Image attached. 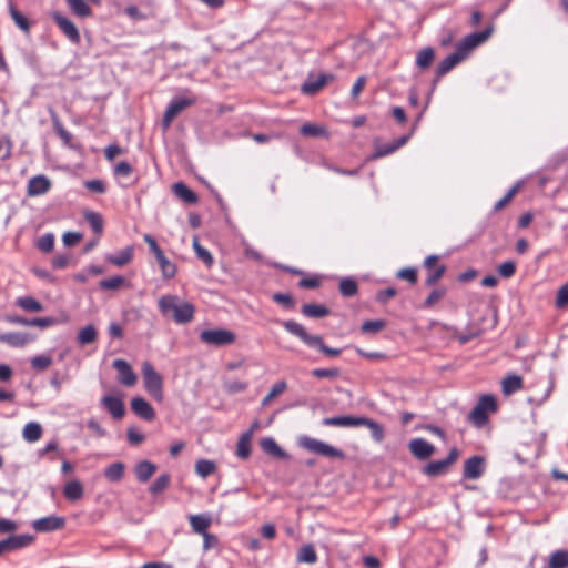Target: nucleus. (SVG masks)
Here are the masks:
<instances>
[{
    "instance_id": "obj_23",
    "label": "nucleus",
    "mask_w": 568,
    "mask_h": 568,
    "mask_svg": "<svg viewBox=\"0 0 568 568\" xmlns=\"http://www.w3.org/2000/svg\"><path fill=\"white\" fill-rule=\"evenodd\" d=\"M261 447L267 455L274 456L280 459L288 458L286 452L283 450L272 437L263 438L261 440Z\"/></svg>"
},
{
    "instance_id": "obj_9",
    "label": "nucleus",
    "mask_w": 568,
    "mask_h": 568,
    "mask_svg": "<svg viewBox=\"0 0 568 568\" xmlns=\"http://www.w3.org/2000/svg\"><path fill=\"white\" fill-rule=\"evenodd\" d=\"M485 465L486 460L483 456L475 455L469 457L465 460L463 477L471 480L480 478L485 473Z\"/></svg>"
},
{
    "instance_id": "obj_61",
    "label": "nucleus",
    "mask_w": 568,
    "mask_h": 568,
    "mask_svg": "<svg viewBox=\"0 0 568 568\" xmlns=\"http://www.w3.org/2000/svg\"><path fill=\"white\" fill-rule=\"evenodd\" d=\"M557 307L568 306V283L564 284L557 292L556 296Z\"/></svg>"
},
{
    "instance_id": "obj_55",
    "label": "nucleus",
    "mask_w": 568,
    "mask_h": 568,
    "mask_svg": "<svg viewBox=\"0 0 568 568\" xmlns=\"http://www.w3.org/2000/svg\"><path fill=\"white\" fill-rule=\"evenodd\" d=\"M385 325V322L382 320L366 321L362 324L361 329L363 333H377L382 331Z\"/></svg>"
},
{
    "instance_id": "obj_56",
    "label": "nucleus",
    "mask_w": 568,
    "mask_h": 568,
    "mask_svg": "<svg viewBox=\"0 0 568 568\" xmlns=\"http://www.w3.org/2000/svg\"><path fill=\"white\" fill-rule=\"evenodd\" d=\"M446 295L445 287H438L430 292L428 297L425 300V307H432L435 303L439 302Z\"/></svg>"
},
{
    "instance_id": "obj_3",
    "label": "nucleus",
    "mask_w": 568,
    "mask_h": 568,
    "mask_svg": "<svg viewBox=\"0 0 568 568\" xmlns=\"http://www.w3.org/2000/svg\"><path fill=\"white\" fill-rule=\"evenodd\" d=\"M298 445L307 452L314 453L316 455H320V456H323L326 458H331V459H344L345 458V454L341 449H338L325 442H322L320 439H316V438H313L310 436H301L298 438Z\"/></svg>"
},
{
    "instance_id": "obj_51",
    "label": "nucleus",
    "mask_w": 568,
    "mask_h": 568,
    "mask_svg": "<svg viewBox=\"0 0 568 568\" xmlns=\"http://www.w3.org/2000/svg\"><path fill=\"white\" fill-rule=\"evenodd\" d=\"M301 133L305 136H327L326 130L323 126L306 123L301 128Z\"/></svg>"
},
{
    "instance_id": "obj_2",
    "label": "nucleus",
    "mask_w": 568,
    "mask_h": 568,
    "mask_svg": "<svg viewBox=\"0 0 568 568\" xmlns=\"http://www.w3.org/2000/svg\"><path fill=\"white\" fill-rule=\"evenodd\" d=\"M282 325L288 333L297 336L307 346L318 348V351H321L326 356L337 357L342 353V349L339 348H332L326 346L321 336L308 334L304 326L295 321H284Z\"/></svg>"
},
{
    "instance_id": "obj_8",
    "label": "nucleus",
    "mask_w": 568,
    "mask_h": 568,
    "mask_svg": "<svg viewBox=\"0 0 568 568\" xmlns=\"http://www.w3.org/2000/svg\"><path fill=\"white\" fill-rule=\"evenodd\" d=\"M493 33V27L486 28L483 31L473 32L466 36L457 45L462 53L467 58L469 52L476 47L484 43Z\"/></svg>"
},
{
    "instance_id": "obj_53",
    "label": "nucleus",
    "mask_w": 568,
    "mask_h": 568,
    "mask_svg": "<svg viewBox=\"0 0 568 568\" xmlns=\"http://www.w3.org/2000/svg\"><path fill=\"white\" fill-rule=\"evenodd\" d=\"M169 484H170V476L168 474H163L154 480V483L150 487V491L153 495H158L161 491H163L164 489H166Z\"/></svg>"
},
{
    "instance_id": "obj_35",
    "label": "nucleus",
    "mask_w": 568,
    "mask_h": 568,
    "mask_svg": "<svg viewBox=\"0 0 568 568\" xmlns=\"http://www.w3.org/2000/svg\"><path fill=\"white\" fill-rule=\"evenodd\" d=\"M501 387L505 395H510L523 387V379L518 375H510L503 379Z\"/></svg>"
},
{
    "instance_id": "obj_59",
    "label": "nucleus",
    "mask_w": 568,
    "mask_h": 568,
    "mask_svg": "<svg viewBox=\"0 0 568 568\" xmlns=\"http://www.w3.org/2000/svg\"><path fill=\"white\" fill-rule=\"evenodd\" d=\"M516 272V264L513 261H506L498 266V273L504 278L511 277Z\"/></svg>"
},
{
    "instance_id": "obj_54",
    "label": "nucleus",
    "mask_w": 568,
    "mask_h": 568,
    "mask_svg": "<svg viewBox=\"0 0 568 568\" xmlns=\"http://www.w3.org/2000/svg\"><path fill=\"white\" fill-rule=\"evenodd\" d=\"M52 364V358L47 355H39L31 358V366L36 371H44Z\"/></svg>"
},
{
    "instance_id": "obj_43",
    "label": "nucleus",
    "mask_w": 568,
    "mask_h": 568,
    "mask_svg": "<svg viewBox=\"0 0 568 568\" xmlns=\"http://www.w3.org/2000/svg\"><path fill=\"white\" fill-rule=\"evenodd\" d=\"M251 454V435L243 434L236 446V455L241 459H246Z\"/></svg>"
},
{
    "instance_id": "obj_47",
    "label": "nucleus",
    "mask_w": 568,
    "mask_h": 568,
    "mask_svg": "<svg viewBox=\"0 0 568 568\" xmlns=\"http://www.w3.org/2000/svg\"><path fill=\"white\" fill-rule=\"evenodd\" d=\"M156 261L161 267L163 277L172 278L175 275V273H176L175 265L171 261H169L164 254L156 257Z\"/></svg>"
},
{
    "instance_id": "obj_31",
    "label": "nucleus",
    "mask_w": 568,
    "mask_h": 568,
    "mask_svg": "<svg viewBox=\"0 0 568 568\" xmlns=\"http://www.w3.org/2000/svg\"><path fill=\"white\" fill-rule=\"evenodd\" d=\"M190 524L196 534L203 535L207 532V528L211 525V518L205 515H192L190 517Z\"/></svg>"
},
{
    "instance_id": "obj_27",
    "label": "nucleus",
    "mask_w": 568,
    "mask_h": 568,
    "mask_svg": "<svg viewBox=\"0 0 568 568\" xmlns=\"http://www.w3.org/2000/svg\"><path fill=\"white\" fill-rule=\"evenodd\" d=\"M361 422L359 426H366L376 443L383 442L385 437L384 428L377 422L363 416L361 417Z\"/></svg>"
},
{
    "instance_id": "obj_6",
    "label": "nucleus",
    "mask_w": 568,
    "mask_h": 568,
    "mask_svg": "<svg viewBox=\"0 0 568 568\" xmlns=\"http://www.w3.org/2000/svg\"><path fill=\"white\" fill-rule=\"evenodd\" d=\"M195 99L193 98H174L169 105L163 115L162 128L163 131H166L175 116H178L184 109L194 104Z\"/></svg>"
},
{
    "instance_id": "obj_13",
    "label": "nucleus",
    "mask_w": 568,
    "mask_h": 568,
    "mask_svg": "<svg viewBox=\"0 0 568 568\" xmlns=\"http://www.w3.org/2000/svg\"><path fill=\"white\" fill-rule=\"evenodd\" d=\"M101 405L109 412L113 419H122L125 415V406L119 396L105 395L101 398Z\"/></svg>"
},
{
    "instance_id": "obj_42",
    "label": "nucleus",
    "mask_w": 568,
    "mask_h": 568,
    "mask_svg": "<svg viewBox=\"0 0 568 568\" xmlns=\"http://www.w3.org/2000/svg\"><path fill=\"white\" fill-rule=\"evenodd\" d=\"M16 303L27 312H41L43 310L42 304L31 296L19 297Z\"/></svg>"
},
{
    "instance_id": "obj_4",
    "label": "nucleus",
    "mask_w": 568,
    "mask_h": 568,
    "mask_svg": "<svg viewBox=\"0 0 568 568\" xmlns=\"http://www.w3.org/2000/svg\"><path fill=\"white\" fill-rule=\"evenodd\" d=\"M144 388L158 402L163 400V377L155 371L150 362L142 364Z\"/></svg>"
},
{
    "instance_id": "obj_18",
    "label": "nucleus",
    "mask_w": 568,
    "mask_h": 568,
    "mask_svg": "<svg viewBox=\"0 0 568 568\" xmlns=\"http://www.w3.org/2000/svg\"><path fill=\"white\" fill-rule=\"evenodd\" d=\"M466 57L462 53V51L456 48V50L447 55L438 65L436 70L437 78H440L448 73L453 68H455L458 63H460Z\"/></svg>"
},
{
    "instance_id": "obj_26",
    "label": "nucleus",
    "mask_w": 568,
    "mask_h": 568,
    "mask_svg": "<svg viewBox=\"0 0 568 568\" xmlns=\"http://www.w3.org/2000/svg\"><path fill=\"white\" fill-rule=\"evenodd\" d=\"M125 465L121 462L113 463L104 469V477L112 483H118L124 477Z\"/></svg>"
},
{
    "instance_id": "obj_11",
    "label": "nucleus",
    "mask_w": 568,
    "mask_h": 568,
    "mask_svg": "<svg viewBox=\"0 0 568 568\" xmlns=\"http://www.w3.org/2000/svg\"><path fill=\"white\" fill-rule=\"evenodd\" d=\"M335 77L331 73H321L316 78L310 75L301 87V91L306 95L316 94L324 85L333 81Z\"/></svg>"
},
{
    "instance_id": "obj_25",
    "label": "nucleus",
    "mask_w": 568,
    "mask_h": 568,
    "mask_svg": "<svg viewBox=\"0 0 568 568\" xmlns=\"http://www.w3.org/2000/svg\"><path fill=\"white\" fill-rule=\"evenodd\" d=\"M156 470V466L148 460L140 462L135 467L136 478L141 483L148 481Z\"/></svg>"
},
{
    "instance_id": "obj_63",
    "label": "nucleus",
    "mask_w": 568,
    "mask_h": 568,
    "mask_svg": "<svg viewBox=\"0 0 568 568\" xmlns=\"http://www.w3.org/2000/svg\"><path fill=\"white\" fill-rule=\"evenodd\" d=\"M273 300L286 308H292L294 306V301L292 296L286 293H275L273 295Z\"/></svg>"
},
{
    "instance_id": "obj_52",
    "label": "nucleus",
    "mask_w": 568,
    "mask_h": 568,
    "mask_svg": "<svg viewBox=\"0 0 568 568\" xmlns=\"http://www.w3.org/2000/svg\"><path fill=\"white\" fill-rule=\"evenodd\" d=\"M37 246L42 252H51L54 246V235L52 233L43 234L38 239Z\"/></svg>"
},
{
    "instance_id": "obj_7",
    "label": "nucleus",
    "mask_w": 568,
    "mask_h": 568,
    "mask_svg": "<svg viewBox=\"0 0 568 568\" xmlns=\"http://www.w3.org/2000/svg\"><path fill=\"white\" fill-rule=\"evenodd\" d=\"M200 339L205 344L223 346L234 343L235 334L223 328L205 329L201 332Z\"/></svg>"
},
{
    "instance_id": "obj_1",
    "label": "nucleus",
    "mask_w": 568,
    "mask_h": 568,
    "mask_svg": "<svg viewBox=\"0 0 568 568\" xmlns=\"http://www.w3.org/2000/svg\"><path fill=\"white\" fill-rule=\"evenodd\" d=\"M158 306L163 317L173 320L178 324L190 323L194 317V306L176 295L161 296Z\"/></svg>"
},
{
    "instance_id": "obj_57",
    "label": "nucleus",
    "mask_w": 568,
    "mask_h": 568,
    "mask_svg": "<svg viewBox=\"0 0 568 568\" xmlns=\"http://www.w3.org/2000/svg\"><path fill=\"white\" fill-rule=\"evenodd\" d=\"M396 149L395 146L393 145V143H388V144H376L375 145V151L372 155L373 159H378V158H383V156H386V155H389L392 154L393 152H395Z\"/></svg>"
},
{
    "instance_id": "obj_33",
    "label": "nucleus",
    "mask_w": 568,
    "mask_h": 568,
    "mask_svg": "<svg viewBox=\"0 0 568 568\" xmlns=\"http://www.w3.org/2000/svg\"><path fill=\"white\" fill-rule=\"evenodd\" d=\"M0 339L13 347L23 346L29 342L28 335L19 332L2 334Z\"/></svg>"
},
{
    "instance_id": "obj_28",
    "label": "nucleus",
    "mask_w": 568,
    "mask_h": 568,
    "mask_svg": "<svg viewBox=\"0 0 568 568\" xmlns=\"http://www.w3.org/2000/svg\"><path fill=\"white\" fill-rule=\"evenodd\" d=\"M173 191L178 197L187 204H194L197 201L196 194L189 189L183 182H178L173 185Z\"/></svg>"
},
{
    "instance_id": "obj_50",
    "label": "nucleus",
    "mask_w": 568,
    "mask_h": 568,
    "mask_svg": "<svg viewBox=\"0 0 568 568\" xmlns=\"http://www.w3.org/2000/svg\"><path fill=\"white\" fill-rule=\"evenodd\" d=\"M357 283L349 277L343 278L339 283V291L344 296H354L357 293Z\"/></svg>"
},
{
    "instance_id": "obj_24",
    "label": "nucleus",
    "mask_w": 568,
    "mask_h": 568,
    "mask_svg": "<svg viewBox=\"0 0 568 568\" xmlns=\"http://www.w3.org/2000/svg\"><path fill=\"white\" fill-rule=\"evenodd\" d=\"M65 2L74 16L82 19L92 16V10L84 0H65Z\"/></svg>"
},
{
    "instance_id": "obj_44",
    "label": "nucleus",
    "mask_w": 568,
    "mask_h": 568,
    "mask_svg": "<svg viewBox=\"0 0 568 568\" xmlns=\"http://www.w3.org/2000/svg\"><path fill=\"white\" fill-rule=\"evenodd\" d=\"M287 388V384L285 381L276 382L270 393L262 399V406H267L276 396L284 393Z\"/></svg>"
},
{
    "instance_id": "obj_29",
    "label": "nucleus",
    "mask_w": 568,
    "mask_h": 568,
    "mask_svg": "<svg viewBox=\"0 0 568 568\" xmlns=\"http://www.w3.org/2000/svg\"><path fill=\"white\" fill-rule=\"evenodd\" d=\"M63 494L67 499L75 501L83 496V486L79 480H71L65 484Z\"/></svg>"
},
{
    "instance_id": "obj_19",
    "label": "nucleus",
    "mask_w": 568,
    "mask_h": 568,
    "mask_svg": "<svg viewBox=\"0 0 568 568\" xmlns=\"http://www.w3.org/2000/svg\"><path fill=\"white\" fill-rule=\"evenodd\" d=\"M409 449L418 459H426L433 455L435 447L423 438H415L410 440Z\"/></svg>"
},
{
    "instance_id": "obj_16",
    "label": "nucleus",
    "mask_w": 568,
    "mask_h": 568,
    "mask_svg": "<svg viewBox=\"0 0 568 568\" xmlns=\"http://www.w3.org/2000/svg\"><path fill=\"white\" fill-rule=\"evenodd\" d=\"M64 526V519L57 516L39 518L32 523L34 530L40 532L59 530Z\"/></svg>"
},
{
    "instance_id": "obj_64",
    "label": "nucleus",
    "mask_w": 568,
    "mask_h": 568,
    "mask_svg": "<svg viewBox=\"0 0 568 568\" xmlns=\"http://www.w3.org/2000/svg\"><path fill=\"white\" fill-rule=\"evenodd\" d=\"M84 185H85V187H87L88 190H90L91 192L99 193V194L104 193V192H105V190H106V189H105V185H104V183H103V181L98 180V179L87 181V182L84 183Z\"/></svg>"
},
{
    "instance_id": "obj_10",
    "label": "nucleus",
    "mask_w": 568,
    "mask_h": 568,
    "mask_svg": "<svg viewBox=\"0 0 568 568\" xmlns=\"http://www.w3.org/2000/svg\"><path fill=\"white\" fill-rule=\"evenodd\" d=\"M53 21L57 23L59 29L63 32V34L72 42H80V33L75 24L67 17L61 14L60 12H53L51 14Z\"/></svg>"
},
{
    "instance_id": "obj_49",
    "label": "nucleus",
    "mask_w": 568,
    "mask_h": 568,
    "mask_svg": "<svg viewBox=\"0 0 568 568\" xmlns=\"http://www.w3.org/2000/svg\"><path fill=\"white\" fill-rule=\"evenodd\" d=\"M445 272H446L445 265H439V266H436L435 268L427 270V276L425 280V284L427 286L435 285L443 277Z\"/></svg>"
},
{
    "instance_id": "obj_22",
    "label": "nucleus",
    "mask_w": 568,
    "mask_h": 568,
    "mask_svg": "<svg viewBox=\"0 0 568 568\" xmlns=\"http://www.w3.org/2000/svg\"><path fill=\"white\" fill-rule=\"evenodd\" d=\"M133 258V247L126 246L118 254H109L105 256V261L115 266H124L129 264Z\"/></svg>"
},
{
    "instance_id": "obj_5",
    "label": "nucleus",
    "mask_w": 568,
    "mask_h": 568,
    "mask_svg": "<svg viewBox=\"0 0 568 568\" xmlns=\"http://www.w3.org/2000/svg\"><path fill=\"white\" fill-rule=\"evenodd\" d=\"M497 410V403L493 395H483L476 406L469 413V420L476 426L481 427L488 420V414Z\"/></svg>"
},
{
    "instance_id": "obj_45",
    "label": "nucleus",
    "mask_w": 568,
    "mask_h": 568,
    "mask_svg": "<svg viewBox=\"0 0 568 568\" xmlns=\"http://www.w3.org/2000/svg\"><path fill=\"white\" fill-rule=\"evenodd\" d=\"M215 464L212 460L207 459H201L195 465V471L202 478L209 477L215 471Z\"/></svg>"
},
{
    "instance_id": "obj_39",
    "label": "nucleus",
    "mask_w": 568,
    "mask_h": 568,
    "mask_svg": "<svg viewBox=\"0 0 568 568\" xmlns=\"http://www.w3.org/2000/svg\"><path fill=\"white\" fill-rule=\"evenodd\" d=\"M549 568H568V551L556 550L549 557Z\"/></svg>"
},
{
    "instance_id": "obj_48",
    "label": "nucleus",
    "mask_w": 568,
    "mask_h": 568,
    "mask_svg": "<svg viewBox=\"0 0 568 568\" xmlns=\"http://www.w3.org/2000/svg\"><path fill=\"white\" fill-rule=\"evenodd\" d=\"M125 284V278L121 275L112 276L100 281L99 286L102 290L115 291Z\"/></svg>"
},
{
    "instance_id": "obj_32",
    "label": "nucleus",
    "mask_w": 568,
    "mask_h": 568,
    "mask_svg": "<svg viewBox=\"0 0 568 568\" xmlns=\"http://www.w3.org/2000/svg\"><path fill=\"white\" fill-rule=\"evenodd\" d=\"M302 313L310 318H322L329 314V310L324 305L304 304Z\"/></svg>"
},
{
    "instance_id": "obj_12",
    "label": "nucleus",
    "mask_w": 568,
    "mask_h": 568,
    "mask_svg": "<svg viewBox=\"0 0 568 568\" xmlns=\"http://www.w3.org/2000/svg\"><path fill=\"white\" fill-rule=\"evenodd\" d=\"M33 541L31 535L10 536L0 541V556L29 546Z\"/></svg>"
},
{
    "instance_id": "obj_21",
    "label": "nucleus",
    "mask_w": 568,
    "mask_h": 568,
    "mask_svg": "<svg viewBox=\"0 0 568 568\" xmlns=\"http://www.w3.org/2000/svg\"><path fill=\"white\" fill-rule=\"evenodd\" d=\"M13 324L22 325V326H37L40 328H47L53 325H57L59 321L54 317H40L27 320L20 316H16L11 318Z\"/></svg>"
},
{
    "instance_id": "obj_41",
    "label": "nucleus",
    "mask_w": 568,
    "mask_h": 568,
    "mask_svg": "<svg viewBox=\"0 0 568 568\" xmlns=\"http://www.w3.org/2000/svg\"><path fill=\"white\" fill-rule=\"evenodd\" d=\"M435 57L434 49L430 47H426L422 49L416 57V64L420 69H427L430 67Z\"/></svg>"
},
{
    "instance_id": "obj_60",
    "label": "nucleus",
    "mask_w": 568,
    "mask_h": 568,
    "mask_svg": "<svg viewBox=\"0 0 568 568\" xmlns=\"http://www.w3.org/2000/svg\"><path fill=\"white\" fill-rule=\"evenodd\" d=\"M397 277L400 280H406L410 284H415L417 282V272L412 267L402 268L398 271Z\"/></svg>"
},
{
    "instance_id": "obj_62",
    "label": "nucleus",
    "mask_w": 568,
    "mask_h": 568,
    "mask_svg": "<svg viewBox=\"0 0 568 568\" xmlns=\"http://www.w3.org/2000/svg\"><path fill=\"white\" fill-rule=\"evenodd\" d=\"M519 190V184H516L514 185L505 195L504 197H501L499 201L496 202L495 204V210L496 211H499L501 210L511 199L513 196L517 193V191Z\"/></svg>"
},
{
    "instance_id": "obj_46",
    "label": "nucleus",
    "mask_w": 568,
    "mask_h": 568,
    "mask_svg": "<svg viewBox=\"0 0 568 568\" xmlns=\"http://www.w3.org/2000/svg\"><path fill=\"white\" fill-rule=\"evenodd\" d=\"M84 217H85V221L90 224V226L92 227V230L97 234H101L102 233L103 220H102V216L99 213L92 212V211H88V212L84 213Z\"/></svg>"
},
{
    "instance_id": "obj_37",
    "label": "nucleus",
    "mask_w": 568,
    "mask_h": 568,
    "mask_svg": "<svg viewBox=\"0 0 568 568\" xmlns=\"http://www.w3.org/2000/svg\"><path fill=\"white\" fill-rule=\"evenodd\" d=\"M192 245L195 251L196 257L201 260L207 267H211L212 264L214 263V258L212 254L200 244L197 236L193 237Z\"/></svg>"
},
{
    "instance_id": "obj_38",
    "label": "nucleus",
    "mask_w": 568,
    "mask_h": 568,
    "mask_svg": "<svg viewBox=\"0 0 568 568\" xmlns=\"http://www.w3.org/2000/svg\"><path fill=\"white\" fill-rule=\"evenodd\" d=\"M296 560L298 562L315 564L317 561V555L314 546L311 544L304 545L297 552Z\"/></svg>"
},
{
    "instance_id": "obj_34",
    "label": "nucleus",
    "mask_w": 568,
    "mask_h": 568,
    "mask_svg": "<svg viewBox=\"0 0 568 568\" xmlns=\"http://www.w3.org/2000/svg\"><path fill=\"white\" fill-rule=\"evenodd\" d=\"M22 435L29 443L37 442L42 435V427L39 423L30 422L23 427Z\"/></svg>"
},
{
    "instance_id": "obj_58",
    "label": "nucleus",
    "mask_w": 568,
    "mask_h": 568,
    "mask_svg": "<svg viewBox=\"0 0 568 568\" xmlns=\"http://www.w3.org/2000/svg\"><path fill=\"white\" fill-rule=\"evenodd\" d=\"M312 375L317 378H335L339 375L338 368H315Z\"/></svg>"
},
{
    "instance_id": "obj_30",
    "label": "nucleus",
    "mask_w": 568,
    "mask_h": 568,
    "mask_svg": "<svg viewBox=\"0 0 568 568\" xmlns=\"http://www.w3.org/2000/svg\"><path fill=\"white\" fill-rule=\"evenodd\" d=\"M97 328L93 325H87L79 331L77 342L79 345L84 346L94 343L97 341Z\"/></svg>"
},
{
    "instance_id": "obj_20",
    "label": "nucleus",
    "mask_w": 568,
    "mask_h": 568,
    "mask_svg": "<svg viewBox=\"0 0 568 568\" xmlns=\"http://www.w3.org/2000/svg\"><path fill=\"white\" fill-rule=\"evenodd\" d=\"M362 416H333L322 420L325 426L334 427H358Z\"/></svg>"
},
{
    "instance_id": "obj_36",
    "label": "nucleus",
    "mask_w": 568,
    "mask_h": 568,
    "mask_svg": "<svg viewBox=\"0 0 568 568\" xmlns=\"http://www.w3.org/2000/svg\"><path fill=\"white\" fill-rule=\"evenodd\" d=\"M449 468V466L447 465V463L442 459V460H434V462H430L428 463L425 467H424V474L429 476V477H437L444 473L447 471V469Z\"/></svg>"
},
{
    "instance_id": "obj_40",
    "label": "nucleus",
    "mask_w": 568,
    "mask_h": 568,
    "mask_svg": "<svg viewBox=\"0 0 568 568\" xmlns=\"http://www.w3.org/2000/svg\"><path fill=\"white\" fill-rule=\"evenodd\" d=\"M9 13L17 27L28 33L30 30L29 20L12 4V2L9 3Z\"/></svg>"
},
{
    "instance_id": "obj_17",
    "label": "nucleus",
    "mask_w": 568,
    "mask_h": 568,
    "mask_svg": "<svg viewBox=\"0 0 568 568\" xmlns=\"http://www.w3.org/2000/svg\"><path fill=\"white\" fill-rule=\"evenodd\" d=\"M131 409L135 415L144 420H153L155 418V410L148 400L143 397H134L131 400Z\"/></svg>"
},
{
    "instance_id": "obj_15",
    "label": "nucleus",
    "mask_w": 568,
    "mask_h": 568,
    "mask_svg": "<svg viewBox=\"0 0 568 568\" xmlns=\"http://www.w3.org/2000/svg\"><path fill=\"white\" fill-rule=\"evenodd\" d=\"M113 367L118 371V373H119L118 379L122 385L128 386V387L135 385L138 376L132 371L131 366L129 365V363L126 361L120 359V358L115 359L113 362Z\"/></svg>"
},
{
    "instance_id": "obj_14",
    "label": "nucleus",
    "mask_w": 568,
    "mask_h": 568,
    "mask_svg": "<svg viewBox=\"0 0 568 568\" xmlns=\"http://www.w3.org/2000/svg\"><path fill=\"white\" fill-rule=\"evenodd\" d=\"M51 186V180L43 174H39L29 180L27 186V194L31 197L40 196L49 192Z\"/></svg>"
}]
</instances>
